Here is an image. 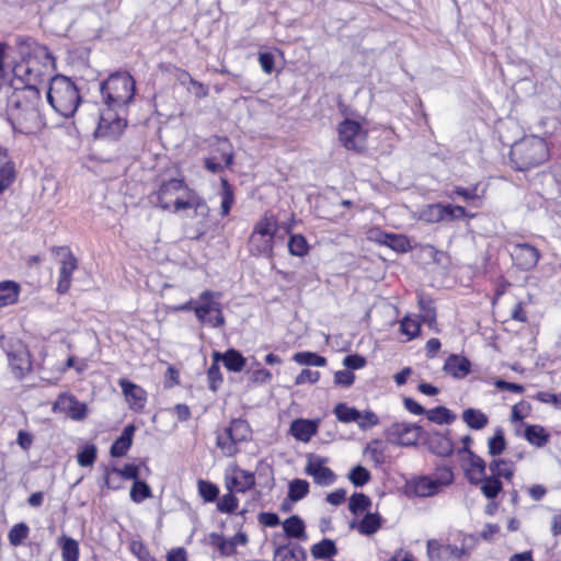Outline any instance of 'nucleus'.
Here are the masks:
<instances>
[{"mask_svg": "<svg viewBox=\"0 0 561 561\" xmlns=\"http://www.w3.org/2000/svg\"><path fill=\"white\" fill-rule=\"evenodd\" d=\"M7 101V117L14 131L32 135L39 131L45 122L39 112L42 96L39 90L22 89L13 85Z\"/></svg>", "mask_w": 561, "mask_h": 561, "instance_id": "f257e3e1", "label": "nucleus"}, {"mask_svg": "<svg viewBox=\"0 0 561 561\" xmlns=\"http://www.w3.org/2000/svg\"><path fill=\"white\" fill-rule=\"evenodd\" d=\"M79 89L70 78L56 75L50 78L47 102L64 117H72L81 103Z\"/></svg>", "mask_w": 561, "mask_h": 561, "instance_id": "f03ea898", "label": "nucleus"}, {"mask_svg": "<svg viewBox=\"0 0 561 561\" xmlns=\"http://www.w3.org/2000/svg\"><path fill=\"white\" fill-rule=\"evenodd\" d=\"M100 92L107 108L125 112L136 92V82L127 71H116L100 83Z\"/></svg>", "mask_w": 561, "mask_h": 561, "instance_id": "7ed1b4c3", "label": "nucleus"}, {"mask_svg": "<svg viewBox=\"0 0 561 561\" xmlns=\"http://www.w3.org/2000/svg\"><path fill=\"white\" fill-rule=\"evenodd\" d=\"M14 49L20 60L33 69L43 72L44 81L56 70V59L47 46L37 43L33 37L18 35L14 37Z\"/></svg>", "mask_w": 561, "mask_h": 561, "instance_id": "20e7f679", "label": "nucleus"}, {"mask_svg": "<svg viewBox=\"0 0 561 561\" xmlns=\"http://www.w3.org/2000/svg\"><path fill=\"white\" fill-rule=\"evenodd\" d=\"M549 158V149L545 139L533 136L515 142L510 151V159L518 171L536 168Z\"/></svg>", "mask_w": 561, "mask_h": 561, "instance_id": "39448f33", "label": "nucleus"}, {"mask_svg": "<svg viewBox=\"0 0 561 561\" xmlns=\"http://www.w3.org/2000/svg\"><path fill=\"white\" fill-rule=\"evenodd\" d=\"M278 228L276 218L265 214L254 226L249 238V251L252 255L273 256L274 238Z\"/></svg>", "mask_w": 561, "mask_h": 561, "instance_id": "423d86ee", "label": "nucleus"}, {"mask_svg": "<svg viewBox=\"0 0 561 561\" xmlns=\"http://www.w3.org/2000/svg\"><path fill=\"white\" fill-rule=\"evenodd\" d=\"M222 293L206 289L197 298L195 317L202 324L211 328H221L226 324L220 299Z\"/></svg>", "mask_w": 561, "mask_h": 561, "instance_id": "0eeeda50", "label": "nucleus"}, {"mask_svg": "<svg viewBox=\"0 0 561 561\" xmlns=\"http://www.w3.org/2000/svg\"><path fill=\"white\" fill-rule=\"evenodd\" d=\"M424 433L421 425L407 422L392 423L385 430L388 442L405 447L415 446L420 439L423 440Z\"/></svg>", "mask_w": 561, "mask_h": 561, "instance_id": "6e6552de", "label": "nucleus"}, {"mask_svg": "<svg viewBox=\"0 0 561 561\" xmlns=\"http://www.w3.org/2000/svg\"><path fill=\"white\" fill-rule=\"evenodd\" d=\"M122 113H124L122 111ZM127 121L121 116V110L105 108L100 114L99 124L94 131L96 138L117 140L124 133Z\"/></svg>", "mask_w": 561, "mask_h": 561, "instance_id": "1a4fd4ad", "label": "nucleus"}, {"mask_svg": "<svg viewBox=\"0 0 561 561\" xmlns=\"http://www.w3.org/2000/svg\"><path fill=\"white\" fill-rule=\"evenodd\" d=\"M191 191L182 179L172 178L163 181L157 192L158 205L162 209H169L171 205L174 206L178 196L187 198Z\"/></svg>", "mask_w": 561, "mask_h": 561, "instance_id": "9d476101", "label": "nucleus"}, {"mask_svg": "<svg viewBox=\"0 0 561 561\" xmlns=\"http://www.w3.org/2000/svg\"><path fill=\"white\" fill-rule=\"evenodd\" d=\"M12 71L14 75L12 87L20 85L22 89L32 88L41 91V85L46 82L39 69H33L30 65L24 64L20 59L14 60Z\"/></svg>", "mask_w": 561, "mask_h": 561, "instance_id": "9b49d317", "label": "nucleus"}, {"mask_svg": "<svg viewBox=\"0 0 561 561\" xmlns=\"http://www.w3.org/2000/svg\"><path fill=\"white\" fill-rule=\"evenodd\" d=\"M339 138L346 149L359 151L364 147L365 131L358 122L346 118L339 125Z\"/></svg>", "mask_w": 561, "mask_h": 561, "instance_id": "f8f14e48", "label": "nucleus"}, {"mask_svg": "<svg viewBox=\"0 0 561 561\" xmlns=\"http://www.w3.org/2000/svg\"><path fill=\"white\" fill-rule=\"evenodd\" d=\"M53 252H55L57 255L62 256L59 279L57 284V291L59 294H66L71 285L72 273L77 268V259L66 247L53 248Z\"/></svg>", "mask_w": 561, "mask_h": 561, "instance_id": "ddd939ff", "label": "nucleus"}, {"mask_svg": "<svg viewBox=\"0 0 561 561\" xmlns=\"http://www.w3.org/2000/svg\"><path fill=\"white\" fill-rule=\"evenodd\" d=\"M325 462H328V458L310 455L305 468L306 473L313 478L314 483L324 486L333 484L336 480L335 473L324 466Z\"/></svg>", "mask_w": 561, "mask_h": 561, "instance_id": "4468645a", "label": "nucleus"}, {"mask_svg": "<svg viewBox=\"0 0 561 561\" xmlns=\"http://www.w3.org/2000/svg\"><path fill=\"white\" fill-rule=\"evenodd\" d=\"M51 410L55 413H67L75 421L83 420L88 413L87 404L80 402L70 393H60L54 402Z\"/></svg>", "mask_w": 561, "mask_h": 561, "instance_id": "2eb2a0df", "label": "nucleus"}, {"mask_svg": "<svg viewBox=\"0 0 561 561\" xmlns=\"http://www.w3.org/2000/svg\"><path fill=\"white\" fill-rule=\"evenodd\" d=\"M427 557L431 561L460 560L465 554L463 548L455 545H445L436 539H430L426 543Z\"/></svg>", "mask_w": 561, "mask_h": 561, "instance_id": "dca6fc26", "label": "nucleus"}, {"mask_svg": "<svg viewBox=\"0 0 561 561\" xmlns=\"http://www.w3.org/2000/svg\"><path fill=\"white\" fill-rule=\"evenodd\" d=\"M511 256L518 268L530 271L537 265L540 252L531 244L517 243L513 247Z\"/></svg>", "mask_w": 561, "mask_h": 561, "instance_id": "f3484780", "label": "nucleus"}, {"mask_svg": "<svg viewBox=\"0 0 561 561\" xmlns=\"http://www.w3.org/2000/svg\"><path fill=\"white\" fill-rule=\"evenodd\" d=\"M423 443L427 446L431 453L439 457H448L454 453V444L451 439L438 431H425Z\"/></svg>", "mask_w": 561, "mask_h": 561, "instance_id": "a211bd4d", "label": "nucleus"}, {"mask_svg": "<svg viewBox=\"0 0 561 561\" xmlns=\"http://www.w3.org/2000/svg\"><path fill=\"white\" fill-rule=\"evenodd\" d=\"M369 238L400 253L411 250L410 240L403 234L387 233L379 229H373L369 231Z\"/></svg>", "mask_w": 561, "mask_h": 561, "instance_id": "6ab92c4d", "label": "nucleus"}, {"mask_svg": "<svg viewBox=\"0 0 561 561\" xmlns=\"http://www.w3.org/2000/svg\"><path fill=\"white\" fill-rule=\"evenodd\" d=\"M274 558L278 561H306V549L299 543H277L276 536L273 538Z\"/></svg>", "mask_w": 561, "mask_h": 561, "instance_id": "aec40b11", "label": "nucleus"}, {"mask_svg": "<svg viewBox=\"0 0 561 561\" xmlns=\"http://www.w3.org/2000/svg\"><path fill=\"white\" fill-rule=\"evenodd\" d=\"M443 370L457 379H462L471 371V363L467 357L451 354L447 357Z\"/></svg>", "mask_w": 561, "mask_h": 561, "instance_id": "412c9836", "label": "nucleus"}, {"mask_svg": "<svg viewBox=\"0 0 561 561\" xmlns=\"http://www.w3.org/2000/svg\"><path fill=\"white\" fill-rule=\"evenodd\" d=\"M319 420L297 419L291 422L290 433L300 442L307 443L317 433Z\"/></svg>", "mask_w": 561, "mask_h": 561, "instance_id": "4be33fe9", "label": "nucleus"}, {"mask_svg": "<svg viewBox=\"0 0 561 561\" xmlns=\"http://www.w3.org/2000/svg\"><path fill=\"white\" fill-rule=\"evenodd\" d=\"M188 208H194L196 215L203 217H206L209 213V207L207 206L206 202L199 198L193 191L188 193L187 198L178 196L174 199V211Z\"/></svg>", "mask_w": 561, "mask_h": 561, "instance_id": "5701e85b", "label": "nucleus"}, {"mask_svg": "<svg viewBox=\"0 0 561 561\" xmlns=\"http://www.w3.org/2000/svg\"><path fill=\"white\" fill-rule=\"evenodd\" d=\"M136 431V426L134 424H128L124 427L121 435L114 440L111 446L110 454L112 457L118 458L123 457L127 454L133 444L134 433Z\"/></svg>", "mask_w": 561, "mask_h": 561, "instance_id": "b1692460", "label": "nucleus"}, {"mask_svg": "<svg viewBox=\"0 0 561 561\" xmlns=\"http://www.w3.org/2000/svg\"><path fill=\"white\" fill-rule=\"evenodd\" d=\"M14 179V164L9 158L8 149L0 148V194L13 183Z\"/></svg>", "mask_w": 561, "mask_h": 561, "instance_id": "393cba45", "label": "nucleus"}, {"mask_svg": "<svg viewBox=\"0 0 561 561\" xmlns=\"http://www.w3.org/2000/svg\"><path fill=\"white\" fill-rule=\"evenodd\" d=\"M119 386L133 409H140L144 407L146 401L145 391L139 386L127 379H121Z\"/></svg>", "mask_w": 561, "mask_h": 561, "instance_id": "a878e982", "label": "nucleus"}, {"mask_svg": "<svg viewBox=\"0 0 561 561\" xmlns=\"http://www.w3.org/2000/svg\"><path fill=\"white\" fill-rule=\"evenodd\" d=\"M469 468L465 470L467 480L473 484H480L482 477L485 474L486 463L476 453H470Z\"/></svg>", "mask_w": 561, "mask_h": 561, "instance_id": "bb28decb", "label": "nucleus"}, {"mask_svg": "<svg viewBox=\"0 0 561 561\" xmlns=\"http://www.w3.org/2000/svg\"><path fill=\"white\" fill-rule=\"evenodd\" d=\"M283 529L288 539L306 540V525L301 517L291 515L283 522Z\"/></svg>", "mask_w": 561, "mask_h": 561, "instance_id": "cd10ccee", "label": "nucleus"}, {"mask_svg": "<svg viewBox=\"0 0 561 561\" xmlns=\"http://www.w3.org/2000/svg\"><path fill=\"white\" fill-rule=\"evenodd\" d=\"M239 476L227 479L226 485L229 491L233 489L238 492H245L251 490L255 484V477L253 473L239 469Z\"/></svg>", "mask_w": 561, "mask_h": 561, "instance_id": "c85d7f7f", "label": "nucleus"}, {"mask_svg": "<svg viewBox=\"0 0 561 561\" xmlns=\"http://www.w3.org/2000/svg\"><path fill=\"white\" fill-rule=\"evenodd\" d=\"M227 147H229V141L225 139L222 141L221 157L225 161V165H222L216 157H208L204 161V167L209 172L216 174L224 171L225 167H230L233 163V153L231 151H227Z\"/></svg>", "mask_w": 561, "mask_h": 561, "instance_id": "c756f323", "label": "nucleus"}, {"mask_svg": "<svg viewBox=\"0 0 561 561\" xmlns=\"http://www.w3.org/2000/svg\"><path fill=\"white\" fill-rule=\"evenodd\" d=\"M21 287L14 280L0 282V308L18 302Z\"/></svg>", "mask_w": 561, "mask_h": 561, "instance_id": "7c9ffc66", "label": "nucleus"}, {"mask_svg": "<svg viewBox=\"0 0 561 561\" xmlns=\"http://www.w3.org/2000/svg\"><path fill=\"white\" fill-rule=\"evenodd\" d=\"M462 421L471 430L479 431L489 424V417L479 409L468 408L461 414Z\"/></svg>", "mask_w": 561, "mask_h": 561, "instance_id": "2f4dec72", "label": "nucleus"}, {"mask_svg": "<svg viewBox=\"0 0 561 561\" xmlns=\"http://www.w3.org/2000/svg\"><path fill=\"white\" fill-rule=\"evenodd\" d=\"M58 546L61 550L62 561H78L79 560V542L66 535L58 539Z\"/></svg>", "mask_w": 561, "mask_h": 561, "instance_id": "473e14b6", "label": "nucleus"}, {"mask_svg": "<svg viewBox=\"0 0 561 561\" xmlns=\"http://www.w3.org/2000/svg\"><path fill=\"white\" fill-rule=\"evenodd\" d=\"M220 362H222L228 370L233 373L241 371L247 364L245 357L234 348H229L224 354L221 353Z\"/></svg>", "mask_w": 561, "mask_h": 561, "instance_id": "72a5a7b5", "label": "nucleus"}, {"mask_svg": "<svg viewBox=\"0 0 561 561\" xmlns=\"http://www.w3.org/2000/svg\"><path fill=\"white\" fill-rule=\"evenodd\" d=\"M226 433H228L232 439L237 440V443H242L250 438L251 428L247 421L233 419L226 428Z\"/></svg>", "mask_w": 561, "mask_h": 561, "instance_id": "f704fd0d", "label": "nucleus"}, {"mask_svg": "<svg viewBox=\"0 0 561 561\" xmlns=\"http://www.w3.org/2000/svg\"><path fill=\"white\" fill-rule=\"evenodd\" d=\"M524 436L538 448L543 447L550 438L549 433L540 425H526Z\"/></svg>", "mask_w": 561, "mask_h": 561, "instance_id": "c9c22d12", "label": "nucleus"}, {"mask_svg": "<svg viewBox=\"0 0 561 561\" xmlns=\"http://www.w3.org/2000/svg\"><path fill=\"white\" fill-rule=\"evenodd\" d=\"M489 469L492 473L491 476L497 477L499 480L504 478L510 481L513 479L515 472L513 462H508L505 459H493L489 463Z\"/></svg>", "mask_w": 561, "mask_h": 561, "instance_id": "e433bc0d", "label": "nucleus"}, {"mask_svg": "<svg viewBox=\"0 0 561 561\" xmlns=\"http://www.w3.org/2000/svg\"><path fill=\"white\" fill-rule=\"evenodd\" d=\"M426 417L435 424L449 425L456 420V414L448 408L439 405L426 411Z\"/></svg>", "mask_w": 561, "mask_h": 561, "instance_id": "4c0bfd02", "label": "nucleus"}, {"mask_svg": "<svg viewBox=\"0 0 561 561\" xmlns=\"http://www.w3.org/2000/svg\"><path fill=\"white\" fill-rule=\"evenodd\" d=\"M381 516L378 513H366L357 526L362 535L370 536L378 531L381 527Z\"/></svg>", "mask_w": 561, "mask_h": 561, "instance_id": "58836bf2", "label": "nucleus"}, {"mask_svg": "<svg viewBox=\"0 0 561 561\" xmlns=\"http://www.w3.org/2000/svg\"><path fill=\"white\" fill-rule=\"evenodd\" d=\"M311 554L316 559H330L337 554V548L332 539L324 538L311 547Z\"/></svg>", "mask_w": 561, "mask_h": 561, "instance_id": "ea45409f", "label": "nucleus"}, {"mask_svg": "<svg viewBox=\"0 0 561 561\" xmlns=\"http://www.w3.org/2000/svg\"><path fill=\"white\" fill-rule=\"evenodd\" d=\"M333 413L342 423H357V421L360 420V411L343 402L334 407Z\"/></svg>", "mask_w": 561, "mask_h": 561, "instance_id": "a19ab883", "label": "nucleus"}, {"mask_svg": "<svg viewBox=\"0 0 561 561\" xmlns=\"http://www.w3.org/2000/svg\"><path fill=\"white\" fill-rule=\"evenodd\" d=\"M221 353L214 352L213 353V364L208 368L207 377L209 380V389L211 391H217L219 386L222 382V375L220 371L219 363H220Z\"/></svg>", "mask_w": 561, "mask_h": 561, "instance_id": "79ce46f5", "label": "nucleus"}, {"mask_svg": "<svg viewBox=\"0 0 561 561\" xmlns=\"http://www.w3.org/2000/svg\"><path fill=\"white\" fill-rule=\"evenodd\" d=\"M480 484L482 494L490 500L495 499L503 490V484L501 480L497 479V477H486L484 474Z\"/></svg>", "mask_w": 561, "mask_h": 561, "instance_id": "37998d69", "label": "nucleus"}, {"mask_svg": "<svg viewBox=\"0 0 561 561\" xmlns=\"http://www.w3.org/2000/svg\"><path fill=\"white\" fill-rule=\"evenodd\" d=\"M419 306L422 311L421 318L424 323H427L431 329H436V309L433 300L420 297Z\"/></svg>", "mask_w": 561, "mask_h": 561, "instance_id": "c03bdc74", "label": "nucleus"}, {"mask_svg": "<svg viewBox=\"0 0 561 561\" xmlns=\"http://www.w3.org/2000/svg\"><path fill=\"white\" fill-rule=\"evenodd\" d=\"M293 359L305 366L323 367L327 365V358L313 352H298L294 354Z\"/></svg>", "mask_w": 561, "mask_h": 561, "instance_id": "a18cd8bd", "label": "nucleus"}, {"mask_svg": "<svg viewBox=\"0 0 561 561\" xmlns=\"http://www.w3.org/2000/svg\"><path fill=\"white\" fill-rule=\"evenodd\" d=\"M309 493V483L302 479H294L289 482L287 497L291 502L302 500Z\"/></svg>", "mask_w": 561, "mask_h": 561, "instance_id": "49530a36", "label": "nucleus"}, {"mask_svg": "<svg viewBox=\"0 0 561 561\" xmlns=\"http://www.w3.org/2000/svg\"><path fill=\"white\" fill-rule=\"evenodd\" d=\"M439 488L436 482L430 477H421L414 484V492L417 496H433L438 493Z\"/></svg>", "mask_w": 561, "mask_h": 561, "instance_id": "de8ad7c7", "label": "nucleus"}, {"mask_svg": "<svg viewBox=\"0 0 561 561\" xmlns=\"http://www.w3.org/2000/svg\"><path fill=\"white\" fill-rule=\"evenodd\" d=\"M221 183V215L227 216L234 202L233 187L226 178L220 179Z\"/></svg>", "mask_w": 561, "mask_h": 561, "instance_id": "09e8293b", "label": "nucleus"}, {"mask_svg": "<svg viewBox=\"0 0 561 561\" xmlns=\"http://www.w3.org/2000/svg\"><path fill=\"white\" fill-rule=\"evenodd\" d=\"M348 480L353 483L354 486L360 488L367 484L371 474L368 469H366L362 465L354 466L347 474Z\"/></svg>", "mask_w": 561, "mask_h": 561, "instance_id": "8fccbe9b", "label": "nucleus"}, {"mask_svg": "<svg viewBox=\"0 0 561 561\" xmlns=\"http://www.w3.org/2000/svg\"><path fill=\"white\" fill-rule=\"evenodd\" d=\"M152 496L151 488L144 480H136L130 488V499L135 503H141Z\"/></svg>", "mask_w": 561, "mask_h": 561, "instance_id": "3c124183", "label": "nucleus"}, {"mask_svg": "<svg viewBox=\"0 0 561 561\" xmlns=\"http://www.w3.org/2000/svg\"><path fill=\"white\" fill-rule=\"evenodd\" d=\"M288 250L291 255L305 256L309 251V245L302 234H291L288 240Z\"/></svg>", "mask_w": 561, "mask_h": 561, "instance_id": "603ef678", "label": "nucleus"}, {"mask_svg": "<svg viewBox=\"0 0 561 561\" xmlns=\"http://www.w3.org/2000/svg\"><path fill=\"white\" fill-rule=\"evenodd\" d=\"M370 506H371V500L368 495H366L364 493H354L350 497L348 510L354 515H357L364 511L369 510Z\"/></svg>", "mask_w": 561, "mask_h": 561, "instance_id": "864d4df0", "label": "nucleus"}, {"mask_svg": "<svg viewBox=\"0 0 561 561\" xmlns=\"http://www.w3.org/2000/svg\"><path fill=\"white\" fill-rule=\"evenodd\" d=\"M488 448L491 456H499L505 450L506 440L501 427H497L494 435L489 438Z\"/></svg>", "mask_w": 561, "mask_h": 561, "instance_id": "5fc2aeb1", "label": "nucleus"}, {"mask_svg": "<svg viewBox=\"0 0 561 561\" xmlns=\"http://www.w3.org/2000/svg\"><path fill=\"white\" fill-rule=\"evenodd\" d=\"M30 528L25 523L15 524L8 534L10 545L20 546L28 536Z\"/></svg>", "mask_w": 561, "mask_h": 561, "instance_id": "6e6d98bb", "label": "nucleus"}, {"mask_svg": "<svg viewBox=\"0 0 561 561\" xmlns=\"http://www.w3.org/2000/svg\"><path fill=\"white\" fill-rule=\"evenodd\" d=\"M197 486L198 493L205 502H214L217 500L219 495V489L216 484L209 481L198 480Z\"/></svg>", "mask_w": 561, "mask_h": 561, "instance_id": "4d7b16f0", "label": "nucleus"}, {"mask_svg": "<svg viewBox=\"0 0 561 561\" xmlns=\"http://www.w3.org/2000/svg\"><path fill=\"white\" fill-rule=\"evenodd\" d=\"M96 447L93 444L85 445L77 455L78 463L81 467H90L96 459Z\"/></svg>", "mask_w": 561, "mask_h": 561, "instance_id": "13d9d810", "label": "nucleus"}, {"mask_svg": "<svg viewBox=\"0 0 561 561\" xmlns=\"http://www.w3.org/2000/svg\"><path fill=\"white\" fill-rule=\"evenodd\" d=\"M436 485L440 489L442 486L449 485L454 481V472L453 469L448 466H438L434 473V478H432Z\"/></svg>", "mask_w": 561, "mask_h": 561, "instance_id": "bf43d9fd", "label": "nucleus"}, {"mask_svg": "<svg viewBox=\"0 0 561 561\" xmlns=\"http://www.w3.org/2000/svg\"><path fill=\"white\" fill-rule=\"evenodd\" d=\"M237 440L232 439L228 433L218 434L217 435V446L222 450V453L230 457L237 454Z\"/></svg>", "mask_w": 561, "mask_h": 561, "instance_id": "052dcab7", "label": "nucleus"}, {"mask_svg": "<svg viewBox=\"0 0 561 561\" xmlns=\"http://www.w3.org/2000/svg\"><path fill=\"white\" fill-rule=\"evenodd\" d=\"M239 504V500L232 494L230 491L228 494H225L217 503V508L221 513H233Z\"/></svg>", "mask_w": 561, "mask_h": 561, "instance_id": "680f3d73", "label": "nucleus"}, {"mask_svg": "<svg viewBox=\"0 0 561 561\" xmlns=\"http://www.w3.org/2000/svg\"><path fill=\"white\" fill-rule=\"evenodd\" d=\"M421 219L427 222L443 221L440 204L427 205L421 213Z\"/></svg>", "mask_w": 561, "mask_h": 561, "instance_id": "e2e57ef3", "label": "nucleus"}, {"mask_svg": "<svg viewBox=\"0 0 561 561\" xmlns=\"http://www.w3.org/2000/svg\"><path fill=\"white\" fill-rule=\"evenodd\" d=\"M420 329L421 324L416 319L404 317L401 321V331L403 334L408 335L410 340L417 336Z\"/></svg>", "mask_w": 561, "mask_h": 561, "instance_id": "0e129e2a", "label": "nucleus"}, {"mask_svg": "<svg viewBox=\"0 0 561 561\" xmlns=\"http://www.w3.org/2000/svg\"><path fill=\"white\" fill-rule=\"evenodd\" d=\"M112 471L115 472L116 476L133 480L134 482L139 480V466L135 463H126L122 469L113 467Z\"/></svg>", "mask_w": 561, "mask_h": 561, "instance_id": "69168bd1", "label": "nucleus"}, {"mask_svg": "<svg viewBox=\"0 0 561 561\" xmlns=\"http://www.w3.org/2000/svg\"><path fill=\"white\" fill-rule=\"evenodd\" d=\"M380 445H381L380 439H373L367 444V446L365 448V453L369 454L371 459L377 465L385 462V454H383V450L381 448H379Z\"/></svg>", "mask_w": 561, "mask_h": 561, "instance_id": "338daca9", "label": "nucleus"}, {"mask_svg": "<svg viewBox=\"0 0 561 561\" xmlns=\"http://www.w3.org/2000/svg\"><path fill=\"white\" fill-rule=\"evenodd\" d=\"M379 424V417L370 410L360 412V420L357 421V425L362 431H367Z\"/></svg>", "mask_w": 561, "mask_h": 561, "instance_id": "774afa93", "label": "nucleus"}]
</instances>
